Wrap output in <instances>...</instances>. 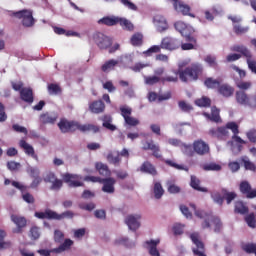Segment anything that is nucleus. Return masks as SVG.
Returning a JSON list of instances; mask_svg holds the SVG:
<instances>
[{
	"mask_svg": "<svg viewBox=\"0 0 256 256\" xmlns=\"http://www.w3.org/2000/svg\"><path fill=\"white\" fill-rule=\"evenodd\" d=\"M201 75H203V64L199 62H193L184 70L179 69L174 71V76L162 77V85H165V83H177L179 79L182 81V83H191L193 81H198Z\"/></svg>",
	"mask_w": 256,
	"mask_h": 256,
	"instance_id": "nucleus-1",
	"label": "nucleus"
},
{
	"mask_svg": "<svg viewBox=\"0 0 256 256\" xmlns=\"http://www.w3.org/2000/svg\"><path fill=\"white\" fill-rule=\"evenodd\" d=\"M58 127L61 133H75V131H81V133H87V131H92V133H99L100 128L94 124H81L77 121H69L65 118L60 119Z\"/></svg>",
	"mask_w": 256,
	"mask_h": 256,
	"instance_id": "nucleus-2",
	"label": "nucleus"
},
{
	"mask_svg": "<svg viewBox=\"0 0 256 256\" xmlns=\"http://www.w3.org/2000/svg\"><path fill=\"white\" fill-rule=\"evenodd\" d=\"M230 51L233 53H241L246 59L248 69L256 75V60L253 58V53L245 45L236 44L231 46Z\"/></svg>",
	"mask_w": 256,
	"mask_h": 256,
	"instance_id": "nucleus-3",
	"label": "nucleus"
},
{
	"mask_svg": "<svg viewBox=\"0 0 256 256\" xmlns=\"http://www.w3.org/2000/svg\"><path fill=\"white\" fill-rule=\"evenodd\" d=\"M174 27L176 31L182 35V37H185L186 41L189 43H195V37H193L195 29L193 26L186 24L183 21H178L174 24Z\"/></svg>",
	"mask_w": 256,
	"mask_h": 256,
	"instance_id": "nucleus-4",
	"label": "nucleus"
},
{
	"mask_svg": "<svg viewBox=\"0 0 256 256\" xmlns=\"http://www.w3.org/2000/svg\"><path fill=\"white\" fill-rule=\"evenodd\" d=\"M235 99L238 105L249 107V109H256V95H248L245 91H236Z\"/></svg>",
	"mask_w": 256,
	"mask_h": 256,
	"instance_id": "nucleus-5",
	"label": "nucleus"
},
{
	"mask_svg": "<svg viewBox=\"0 0 256 256\" xmlns=\"http://www.w3.org/2000/svg\"><path fill=\"white\" fill-rule=\"evenodd\" d=\"M92 41L99 47L100 49H109L111 45H113V40H111L110 37L107 35L101 33V32H96L92 36Z\"/></svg>",
	"mask_w": 256,
	"mask_h": 256,
	"instance_id": "nucleus-6",
	"label": "nucleus"
},
{
	"mask_svg": "<svg viewBox=\"0 0 256 256\" xmlns=\"http://www.w3.org/2000/svg\"><path fill=\"white\" fill-rule=\"evenodd\" d=\"M17 19H22V25L24 27H33L35 25V19L33 18V12L29 10H20L13 13Z\"/></svg>",
	"mask_w": 256,
	"mask_h": 256,
	"instance_id": "nucleus-7",
	"label": "nucleus"
},
{
	"mask_svg": "<svg viewBox=\"0 0 256 256\" xmlns=\"http://www.w3.org/2000/svg\"><path fill=\"white\" fill-rule=\"evenodd\" d=\"M44 183H51V191H60L63 187V180L58 179L54 172H47L43 177Z\"/></svg>",
	"mask_w": 256,
	"mask_h": 256,
	"instance_id": "nucleus-8",
	"label": "nucleus"
},
{
	"mask_svg": "<svg viewBox=\"0 0 256 256\" xmlns=\"http://www.w3.org/2000/svg\"><path fill=\"white\" fill-rule=\"evenodd\" d=\"M173 3V7L177 13H181L185 17H192L195 19V14L191 13V6L181 2L179 0H169Z\"/></svg>",
	"mask_w": 256,
	"mask_h": 256,
	"instance_id": "nucleus-9",
	"label": "nucleus"
},
{
	"mask_svg": "<svg viewBox=\"0 0 256 256\" xmlns=\"http://www.w3.org/2000/svg\"><path fill=\"white\" fill-rule=\"evenodd\" d=\"M181 47V40L173 38L171 36H166L161 41V49H166L167 51H175Z\"/></svg>",
	"mask_w": 256,
	"mask_h": 256,
	"instance_id": "nucleus-10",
	"label": "nucleus"
},
{
	"mask_svg": "<svg viewBox=\"0 0 256 256\" xmlns=\"http://www.w3.org/2000/svg\"><path fill=\"white\" fill-rule=\"evenodd\" d=\"M142 150L143 151H152L153 157L156 159H161V146L156 144L153 140H147L142 143Z\"/></svg>",
	"mask_w": 256,
	"mask_h": 256,
	"instance_id": "nucleus-11",
	"label": "nucleus"
},
{
	"mask_svg": "<svg viewBox=\"0 0 256 256\" xmlns=\"http://www.w3.org/2000/svg\"><path fill=\"white\" fill-rule=\"evenodd\" d=\"M208 135H210V137H213L214 139H218V141H225V139L229 137V130H227L225 126L210 128L208 131Z\"/></svg>",
	"mask_w": 256,
	"mask_h": 256,
	"instance_id": "nucleus-12",
	"label": "nucleus"
},
{
	"mask_svg": "<svg viewBox=\"0 0 256 256\" xmlns=\"http://www.w3.org/2000/svg\"><path fill=\"white\" fill-rule=\"evenodd\" d=\"M117 183V180L113 177H107L102 178V181L100 182V185L102 186L103 193H107L108 195H113L115 193V184Z\"/></svg>",
	"mask_w": 256,
	"mask_h": 256,
	"instance_id": "nucleus-13",
	"label": "nucleus"
},
{
	"mask_svg": "<svg viewBox=\"0 0 256 256\" xmlns=\"http://www.w3.org/2000/svg\"><path fill=\"white\" fill-rule=\"evenodd\" d=\"M239 191L246 199H255L256 197V189H253L248 181H242L240 183Z\"/></svg>",
	"mask_w": 256,
	"mask_h": 256,
	"instance_id": "nucleus-14",
	"label": "nucleus"
},
{
	"mask_svg": "<svg viewBox=\"0 0 256 256\" xmlns=\"http://www.w3.org/2000/svg\"><path fill=\"white\" fill-rule=\"evenodd\" d=\"M193 150L197 155H207L211 149L209 144H207L203 139H198L193 142Z\"/></svg>",
	"mask_w": 256,
	"mask_h": 256,
	"instance_id": "nucleus-15",
	"label": "nucleus"
},
{
	"mask_svg": "<svg viewBox=\"0 0 256 256\" xmlns=\"http://www.w3.org/2000/svg\"><path fill=\"white\" fill-rule=\"evenodd\" d=\"M63 180L68 183L69 187H83L85 185L81 182V176L77 174L66 173L63 175Z\"/></svg>",
	"mask_w": 256,
	"mask_h": 256,
	"instance_id": "nucleus-16",
	"label": "nucleus"
},
{
	"mask_svg": "<svg viewBox=\"0 0 256 256\" xmlns=\"http://www.w3.org/2000/svg\"><path fill=\"white\" fill-rule=\"evenodd\" d=\"M209 221L215 225V233H219V231H221V227H223L221 219H219V217L208 216V218L202 223V229H209L211 227V223Z\"/></svg>",
	"mask_w": 256,
	"mask_h": 256,
	"instance_id": "nucleus-17",
	"label": "nucleus"
},
{
	"mask_svg": "<svg viewBox=\"0 0 256 256\" xmlns=\"http://www.w3.org/2000/svg\"><path fill=\"white\" fill-rule=\"evenodd\" d=\"M11 221L17 226V228L13 230V233H23V228L27 227V219L23 216L12 214Z\"/></svg>",
	"mask_w": 256,
	"mask_h": 256,
	"instance_id": "nucleus-18",
	"label": "nucleus"
},
{
	"mask_svg": "<svg viewBox=\"0 0 256 256\" xmlns=\"http://www.w3.org/2000/svg\"><path fill=\"white\" fill-rule=\"evenodd\" d=\"M221 110L217 108V106L211 107V113L204 112L203 116L208 119V121H212V123H222L223 119H221Z\"/></svg>",
	"mask_w": 256,
	"mask_h": 256,
	"instance_id": "nucleus-19",
	"label": "nucleus"
},
{
	"mask_svg": "<svg viewBox=\"0 0 256 256\" xmlns=\"http://www.w3.org/2000/svg\"><path fill=\"white\" fill-rule=\"evenodd\" d=\"M139 219H141V214L128 215L125 219V223L126 225H128V228L131 231H137V229L141 227V223L139 222Z\"/></svg>",
	"mask_w": 256,
	"mask_h": 256,
	"instance_id": "nucleus-20",
	"label": "nucleus"
},
{
	"mask_svg": "<svg viewBox=\"0 0 256 256\" xmlns=\"http://www.w3.org/2000/svg\"><path fill=\"white\" fill-rule=\"evenodd\" d=\"M153 23L159 33H163L164 31H167V29H169L167 19H165L163 15L154 16Z\"/></svg>",
	"mask_w": 256,
	"mask_h": 256,
	"instance_id": "nucleus-21",
	"label": "nucleus"
},
{
	"mask_svg": "<svg viewBox=\"0 0 256 256\" xmlns=\"http://www.w3.org/2000/svg\"><path fill=\"white\" fill-rule=\"evenodd\" d=\"M89 111L94 113V115H99L105 113V102L102 100H96L89 104Z\"/></svg>",
	"mask_w": 256,
	"mask_h": 256,
	"instance_id": "nucleus-22",
	"label": "nucleus"
},
{
	"mask_svg": "<svg viewBox=\"0 0 256 256\" xmlns=\"http://www.w3.org/2000/svg\"><path fill=\"white\" fill-rule=\"evenodd\" d=\"M19 145L21 149L24 150V153L26 155L32 157V159H35L36 161H39V156L35 154V148H33V146H31L29 143H27V141L20 140Z\"/></svg>",
	"mask_w": 256,
	"mask_h": 256,
	"instance_id": "nucleus-23",
	"label": "nucleus"
},
{
	"mask_svg": "<svg viewBox=\"0 0 256 256\" xmlns=\"http://www.w3.org/2000/svg\"><path fill=\"white\" fill-rule=\"evenodd\" d=\"M217 92L219 95H222V97H233V93H235V88L233 86L229 85L228 83L220 84L218 87Z\"/></svg>",
	"mask_w": 256,
	"mask_h": 256,
	"instance_id": "nucleus-24",
	"label": "nucleus"
},
{
	"mask_svg": "<svg viewBox=\"0 0 256 256\" xmlns=\"http://www.w3.org/2000/svg\"><path fill=\"white\" fill-rule=\"evenodd\" d=\"M139 171H141V173H147V175H152V177H156L157 173V168H155V166L149 162V161H145L139 168Z\"/></svg>",
	"mask_w": 256,
	"mask_h": 256,
	"instance_id": "nucleus-25",
	"label": "nucleus"
},
{
	"mask_svg": "<svg viewBox=\"0 0 256 256\" xmlns=\"http://www.w3.org/2000/svg\"><path fill=\"white\" fill-rule=\"evenodd\" d=\"M58 118L59 116L57 115V113L46 112L40 115V121L41 123H43V125H53Z\"/></svg>",
	"mask_w": 256,
	"mask_h": 256,
	"instance_id": "nucleus-26",
	"label": "nucleus"
},
{
	"mask_svg": "<svg viewBox=\"0 0 256 256\" xmlns=\"http://www.w3.org/2000/svg\"><path fill=\"white\" fill-rule=\"evenodd\" d=\"M100 121H102V127L108 129V131H117V126L113 125V117H111V115H103Z\"/></svg>",
	"mask_w": 256,
	"mask_h": 256,
	"instance_id": "nucleus-27",
	"label": "nucleus"
},
{
	"mask_svg": "<svg viewBox=\"0 0 256 256\" xmlns=\"http://www.w3.org/2000/svg\"><path fill=\"white\" fill-rule=\"evenodd\" d=\"M145 243H146V245H148L149 255L161 256V253H159V250H157V245H159V243H161V240H159V239L148 240Z\"/></svg>",
	"mask_w": 256,
	"mask_h": 256,
	"instance_id": "nucleus-28",
	"label": "nucleus"
},
{
	"mask_svg": "<svg viewBox=\"0 0 256 256\" xmlns=\"http://www.w3.org/2000/svg\"><path fill=\"white\" fill-rule=\"evenodd\" d=\"M20 98L22 101L25 103H33L34 98H33V90L31 88H23L20 90Z\"/></svg>",
	"mask_w": 256,
	"mask_h": 256,
	"instance_id": "nucleus-29",
	"label": "nucleus"
},
{
	"mask_svg": "<svg viewBox=\"0 0 256 256\" xmlns=\"http://www.w3.org/2000/svg\"><path fill=\"white\" fill-rule=\"evenodd\" d=\"M35 217H37V219H48L56 221L57 212L51 209H46L44 212H35Z\"/></svg>",
	"mask_w": 256,
	"mask_h": 256,
	"instance_id": "nucleus-30",
	"label": "nucleus"
},
{
	"mask_svg": "<svg viewBox=\"0 0 256 256\" xmlns=\"http://www.w3.org/2000/svg\"><path fill=\"white\" fill-rule=\"evenodd\" d=\"M99 25H106L107 27H114L119 24V17L117 16H106L98 21Z\"/></svg>",
	"mask_w": 256,
	"mask_h": 256,
	"instance_id": "nucleus-31",
	"label": "nucleus"
},
{
	"mask_svg": "<svg viewBox=\"0 0 256 256\" xmlns=\"http://www.w3.org/2000/svg\"><path fill=\"white\" fill-rule=\"evenodd\" d=\"M190 187L195 191H200V193H208L209 189L201 187V180L197 176H191Z\"/></svg>",
	"mask_w": 256,
	"mask_h": 256,
	"instance_id": "nucleus-32",
	"label": "nucleus"
},
{
	"mask_svg": "<svg viewBox=\"0 0 256 256\" xmlns=\"http://www.w3.org/2000/svg\"><path fill=\"white\" fill-rule=\"evenodd\" d=\"M222 81L221 78L215 79L213 77H208L204 80V85L207 89H219Z\"/></svg>",
	"mask_w": 256,
	"mask_h": 256,
	"instance_id": "nucleus-33",
	"label": "nucleus"
},
{
	"mask_svg": "<svg viewBox=\"0 0 256 256\" xmlns=\"http://www.w3.org/2000/svg\"><path fill=\"white\" fill-rule=\"evenodd\" d=\"M95 168L99 175L102 177H111V170H109V166H107V164H103V162H97L95 164Z\"/></svg>",
	"mask_w": 256,
	"mask_h": 256,
	"instance_id": "nucleus-34",
	"label": "nucleus"
},
{
	"mask_svg": "<svg viewBox=\"0 0 256 256\" xmlns=\"http://www.w3.org/2000/svg\"><path fill=\"white\" fill-rule=\"evenodd\" d=\"M73 243V240L67 238L58 248H54L52 251H54V253H63V251H69V249L73 247Z\"/></svg>",
	"mask_w": 256,
	"mask_h": 256,
	"instance_id": "nucleus-35",
	"label": "nucleus"
},
{
	"mask_svg": "<svg viewBox=\"0 0 256 256\" xmlns=\"http://www.w3.org/2000/svg\"><path fill=\"white\" fill-rule=\"evenodd\" d=\"M234 212L239 215H247L249 213V207L243 201H237L234 206Z\"/></svg>",
	"mask_w": 256,
	"mask_h": 256,
	"instance_id": "nucleus-36",
	"label": "nucleus"
},
{
	"mask_svg": "<svg viewBox=\"0 0 256 256\" xmlns=\"http://www.w3.org/2000/svg\"><path fill=\"white\" fill-rule=\"evenodd\" d=\"M116 65H119V61L115 59L108 60L101 66V71H103V73H108V71H113Z\"/></svg>",
	"mask_w": 256,
	"mask_h": 256,
	"instance_id": "nucleus-37",
	"label": "nucleus"
},
{
	"mask_svg": "<svg viewBox=\"0 0 256 256\" xmlns=\"http://www.w3.org/2000/svg\"><path fill=\"white\" fill-rule=\"evenodd\" d=\"M130 43L133 47H141L143 45V35L140 32H136L130 38Z\"/></svg>",
	"mask_w": 256,
	"mask_h": 256,
	"instance_id": "nucleus-38",
	"label": "nucleus"
},
{
	"mask_svg": "<svg viewBox=\"0 0 256 256\" xmlns=\"http://www.w3.org/2000/svg\"><path fill=\"white\" fill-rule=\"evenodd\" d=\"M118 23L120 24V26L124 31H133L135 29V26L133 25V23L126 18L119 17Z\"/></svg>",
	"mask_w": 256,
	"mask_h": 256,
	"instance_id": "nucleus-39",
	"label": "nucleus"
},
{
	"mask_svg": "<svg viewBox=\"0 0 256 256\" xmlns=\"http://www.w3.org/2000/svg\"><path fill=\"white\" fill-rule=\"evenodd\" d=\"M217 15H219V10L215 7L204 11L206 21H215V17H217Z\"/></svg>",
	"mask_w": 256,
	"mask_h": 256,
	"instance_id": "nucleus-40",
	"label": "nucleus"
},
{
	"mask_svg": "<svg viewBox=\"0 0 256 256\" xmlns=\"http://www.w3.org/2000/svg\"><path fill=\"white\" fill-rule=\"evenodd\" d=\"M205 63L209 65V67H212V69H219V64L217 63V56L208 54L204 58Z\"/></svg>",
	"mask_w": 256,
	"mask_h": 256,
	"instance_id": "nucleus-41",
	"label": "nucleus"
},
{
	"mask_svg": "<svg viewBox=\"0 0 256 256\" xmlns=\"http://www.w3.org/2000/svg\"><path fill=\"white\" fill-rule=\"evenodd\" d=\"M4 185H12L16 189H19V191H21V193H25V191H27V189H29V186H25L17 181L11 182V180H9V179H5Z\"/></svg>",
	"mask_w": 256,
	"mask_h": 256,
	"instance_id": "nucleus-42",
	"label": "nucleus"
},
{
	"mask_svg": "<svg viewBox=\"0 0 256 256\" xmlns=\"http://www.w3.org/2000/svg\"><path fill=\"white\" fill-rule=\"evenodd\" d=\"M153 191H154L155 199H161L163 197V195L165 194V190L163 189L161 182L154 183Z\"/></svg>",
	"mask_w": 256,
	"mask_h": 256,
	"instance_id": "nucleus-43",
	"label": "nucleus"
},
{
	"mask_svg": "<svg viewBox=\"0 0 256 256\" xmlns=\"http://www.w3.org/2000/svg\"><path fill=\"white\" fill-rule=\"evenodd\" d=\"M28 237H30V239L32 241H37V239H39V237H41V229L37 226H32L30 228Z\"/></svg>",
	"mask_w": 256,
	"mask_h": 256,
	"instance_id": "nucleus-44",
	"label": "nucleus"
},
{
	"mask_svg": "<svg viewBox=\"0 0 256 256\" xmlns=\"http://www.w3.org/2000/svg\"><path fill=\"white\" fill-rule=\"evenodd\" d=\"M233 31L235 35H245V33H249V26H243L241 24H233Z\"/></svg>",
	"mask_w": 256,
	"mask_h": 256,
	"instance_id": "nucleus-45",
	"label": "nucleus"
},
{
	"mask_svg": "<svg viewBox=\"0 0 256 256\" xmlns=\"http://www.w3.org/2000/svg\"><path fill=\"white\" fill-rule=\"evenodd\" d=\"M144 82L146 85H157V83H162V77H158V76H146L144 77Z\"/></svg>",
	"mask_w": 256,
	"mask_h": 256,
	"instance_id": "nucleus-46",
	"label": "nucleus"
},
{
	"mask_svg": "<svg viewBox=\"0 0 256 256\" xmlns=\"http://www.w3.org/2000/svg\"><path fill=\"white\" fill-rule=\"evenodd\" d=\"M222 193L227 205H231V202L234 201V199H237V193L235 192H229L227 189H223Z\"/></svg>",
	"mask_w": 256,
	"mask_h": 256,
	"instance_id": "nucleus-47",
	"label": "nucleus"
},
{
	"mask_svg": "<svg viewBox=\"0 0 256 256\" xmlns=\"http://www.w3.org/2000/svg\"><path fill=\"white\" fill-rule=\"evenodd\" d=\"M241 163H243L246 171H255L256 169L255 163L251 162L247 156L241 158Z\"/></svg>",
	"mask_w": 256,
	"mask_h": 256,
	"instance_id": "nucleus-48",
	"label": "nucleus"
},
{
	"mask_svg": "<svg viewBox=\"0 0 256 256\" xmlns=\"http://www.w3.org/2000/svg\"><path fill=\"white\" fill-rule=\"evenodd\" d=\"M62 89L59 84L51 83L48 85L49 95H61Z\"/></svg>",
	"mask_w": 256,
	"mask_h": 256,
	"instance_id": "nucleus-49",
	"label": "nucleus"
},
{
	"mask_svg": "<svg viewBox=\"0 0 256 256\" xmlns=\"http://www.w3.org/2000/svg\"><path fill=\"white\" fill-rule=\"evenodd\" d=\"M224 129L232 131L233 135H239V125L237 122H227Z\"/></svg>",
	"mask_w": 256,
	"mask_h": 256,
	"instance_id": "nucleus-50",
	"label": "nucleus"
},
{
	"mask_svg": "<svg viewBox=\"0 0 256 256\" xmlns=\"http://www.w3.org/2000/svg\"><path fill=\"white\" fill-rule=\"evenodd\" d=\"M204 171H221L222 167L221 165L211 162V163H206L202 166Z\"/></svg>",
	"mask_w": 256,
	"mask_h": 256,
	"instance_id": "nucleus-51",
	"label": "nucleus"
},
{
	"mask_svg": "<svg viewBox=\"0 0 256 256\" xmlns=\"http://www.w3.org/2000/svg\"><path fill=\"white\" fill-rule=\"evenodd\" d=\"M178 107L183 111V113H191V111H193V106L187 103L185 100L179 101Z\"/></svg>",
	"mask_w": 256,
	"mask_h": 256,
	"instance_id": "nucleus-52",
	"label": "nucleus"
},
{
	"mask_svg": "<svg viewBox=\"0 0 256 256\" xmlns=\"http://www.w3.org/2000/svg\"><path fill=\"white\" fill-rule=\"evenodd\" d=\"M242 251L251 255L254 253L256 255V244L255 243H246L242 245Z\"/></svg>",
	"mask_w": 256,
	"mask_h": 256,
	"instance_id": "nucleus-53",
	"label": "nucleus"
},
{
	"mask_svg": "<svg viewBox=\"0 0 256 256\" xmlns=\"http://www.w3.org/2000/svg\"><path fill=\"white\" fill-rule=\"evenodd\" d=\"M198 107H211V99L203 96L195 101Z\"/></svg>",
	"mask_w": 256,
	"mask_h": 256,
	"instance_id": "nucleus-54",
	"label": "nucleus"
},
{
	"mask_svg": "<svg viewBox=\"0 0 256 256\" xmlns=\"http://www.w3.org/2000/svg\"><path fill=\"white\" fill-rule=\"evenodd\" d=\"M253 84L251 81H238L236 82V87L240 89L239 91H248V89H251Z\"/></svg>",
	"mask_w": 256,
	"mask_h": 256,
	"instance_id": "nucleus-55",
	"label": "nucleus"
},
{
	"mask_svg": "<svg viewBox=\"0 0 256 256\" xmlns=\"http://www.w3.org/2000/svg\"><path fill=\"white\" fill-rule=\"evenodd\" d=\"M75 214L72 211H65L61 214L56 212V221H63V219H73Z\"/></svg>",
	"mask_w": 256,
	"mask_h": 256,
	"instance_id": "nucleus-56",
	"label": "nucleus"
},
{
	"mask_svg": "<svg viewBox=\"0 0 256 256\" xmlns=\"http://www.w3.org/2000/svg\"><path fill=\"white\" fill-rule=\"evenodd\" d=\"M245 222L247 223L248 227H251V229H255L256 227L255 213L248 214L245 217Z\"/></svg>",
	"mask_w": 256,
	"mask_h": 256,
	"instance_id": "nucleus-57",
	"label": "nucleus"
},
{
	"mask_svg": "<svg viewBox=\"0 0 256 256\" xmlns=\"http://www.w3.org/2000/svg\"><path fill=\"white\" fill-rule=\"evenodd\" d=\"M120 113L125 121L126 119L131 117V114L133 113V109H131L127 106H122V107H120Z\"/></svg>",
	"mask_w": 256,
	"mask_h": 256,
	"instance_id": "nucleus-58",
	"label": "nucleus"
},
{
	"mask_svg": "<svg viewBox=\"0 0 256 256\" xmlns=\"http://www.w3.org/2000/svg\"><path fill=\"white\" fill-rule=\"evenodd\" d=\"M241 57H243V54L238 52V53H231L229 55H227L226 57V61L228 63H233L234 61H239V59H241Z\"/></svg>",
	"mask_w": 256,
	"mask_h": 256,
	"instance_id": "nucleus-59",
	"label": "nucleus"
},
{
	"mask_svg": "<svg viewBox=\"0 0 256 256\" xmlns=\"http://www.w3.org/2000/svg\"><path fill=\"white\" fill-rule=\"evenodd\" d=\"M184 147V153L188 157H194L195 156V150L193 149V146L191 144H183Z\"/></svg>",
	"mask_w": 256,
	"mask_h": 256,
	"instance_id": "nucleus-60",
	"label": "nucleus"
},
{
	"mask_svg": "<svg viewBox=\"0 0 256 256\" xmlns=\"http://www.w3.org/2000/svg\"><path fill=\"white\" fill-rule=\"evenodd\" d=\"M145 67H149V64L138 62L130 67V69L134 71V73H139L140 71H142V69H145Z\"/></svg>",
	"mask_w": 256,
	"mask_h": 256,
	"instance_id": "nucleus-61",
	"label": "nucleus"
},
{
	"mask_svg": "<svg viewBox=\"0 0 256 256\" xmlns=\"http://www.w3.org/2000/svg\"><path fill=\"white\" fill-rule=\"evenodd\" d=\"M214 203H217L218 205H223V201H225L224 196H221L220 193L215 192L211 195Z\"/></svg>",
	"mask_w": 256,
	"mask_h": 256,
	"instance_id": "nucleus-62",
	"label": "nucleus"
},
{
	"mask_svg": "<svg viewBox=\"0 0 256 256\" xmlns=\"http://www.w3.org/2000/svg\"><path fill=\"white\" fill-rule=\"evenodd\" d=\"M126 125H129V127H137L139 125V119L129 116L125 120Z\"/></svg>",
	"mask_w": 256,
	"mask_h": 256,
	"instance_id": "nucleus-63",
	"label": "nucleus"
},
{
	"mask_svg": "<svg viewBox=\"0 0 256 256\" xmlns=\"http://www.w3.org/2000/svg\"><path fill=\"white\" fill-rule=\"evenodd\" d=\"M21 167V163L15 161H8L7 162V169L9 171H17Z\"/></svg>",
	"mask_w": 256,
	"mask_h": 256,
	"instance_id": "nucleus-64",
	"label": "nucleus"
}]
</instances>
